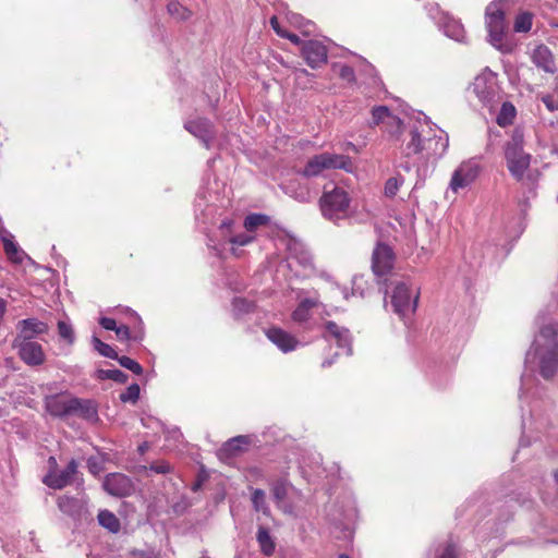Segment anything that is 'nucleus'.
Listing matches in <instances>:
<instances>
[{
	"instance_id": "9d476101",
	"label": "nucleus",
	"mask_w": 558,
	"mask_h": 558,
	"mask_svg": "<svg viewBox=\"0 0 558 558\" xmlns=\"http://www.w3.org/2000/svg\"><path fill=\"white\" fill-rule=\"evenodd\" d=\"M478 175V165L474 160H466L453 171L449 191L457 194L460 190L470 186Z\"/></svg>"
},
{
	"instance_id": "2f4dec72",
	"label": "nucleus",
	"mask_w": 558,
	"mask_h": 558,
	"mask_svg": "<svg viewBox=\"0 0 558 558\" xmlns=\"http://www.w3.org/2000/svg\"><path fill=\"white\" fill-rule=\"evenodd\" d=\"M98 522L112 533H117L120 530L119 519L108 510H101L98 513Z\"/></svg>"
},
{
	"instance_id": "e433bc0d",
	"label": "nucleus",
	"mask_w": 558,
	"mask_h": 558,
	"mask_svg": "<svg viewBox=\"0 0 558 558\" xmlns=\"http://www.w3.org/2000/svg\"><path fill=\"white\" fill-rule=\"evenodd\" d=\"M98 378L111 379L113 381L124 384L128 380V375L120 369H100L98 371Z\"/></svg>"
},
{
	"instance_id": "7c9ffc66",
	"label": "nucleus",
	"mask_w": 558,
	"mask_h": 558,
	"mask_svg": "<svg viewBox=\"0 0 558 558\" xmlns=\"http://www.w3.org/2000/svg\"><path fill=\"white\" fill-rule=\"evenodd\" d=\"M269 217L263 214H251L245 217L243 227L247 232L255 234L259 227L267 226Z\"/></svg>"
},
{
	"instance_id": "69168bd1",
	"label": "nucleus",
	"mask_w": 558,
	"mask_h": 558,
	"mask_svg": "<svg viewBox=\"0 0 558 558\" xmlns=\"http://www.w3.org/2000/svg\"><path fill=\"white\" fill-rule=\"evenodd\" d=\"M339 558H350L348 555L341 554Z\"/></svg>"
},
{
	"instance_id": "cd10ccee",
	"label": "nucleus",
	"mask_w": 558,
	"mask_h": 558,
	"mask_svg": "<svg viewBox=\"0 0 558 558\" xmlns=\"http://www.w3.org/2000/svg\"><path fill=\"white\" fill-rule=\"evenodd\" d=\"M316 301L312 299H305L300 302L298 307L292 313V319L295 323L302 324L311 318V310L316 306Z\"/></svg>"
},
{
	"instance_id": "f257e3e1",
	"label": "nucleus",
	"mask_w": 558,
	"mask_h": 558,
	"mask_svg": "<svg viewBox=\"0 0 558 558\" xmlns=\"http://www.w3.org/2000/svg\"><path fill=\"white\" fill-rule=\"evenodd\" d=\"M538 332L526 354V363L531 359L538 361L539 373L545 379L558 372V325L554 318L539 313L536 317Z\"/></svg>"
},
{
	"instance_id": "4c0bfd02",
	"label": "nucleus",
	"mask_w": 558,
	"mask_h": 558,
	"mask_svg": "<svg viewBox=\"0 0 558 558\" xmlns=\"http://www.w3.org/2000/svg\"><path fill=\"white\" fill-rule=\"evenodd\" d=\"M58 333L60 338L66 341L68 344L72 345L75 341L74 330L71 324L59 320L58 322Z\"/></svg>"
},
{
	"instance_id": "6ab92c4d",
	"label": "nucleus",
	"mask_w": 558,
	"mask_h": 558,
	"mask_svg": "<svg viewBox=\"0 0 558 558\" xmlns=\"http://www.w3.org/2000/svg\"><path fill=\"white\" fill-rule=\"evenodd\" d=\"M76 398H70L64 396H49L45 399V408L47 412L52 416L62 417L71 414L72 404H75Z\"/></svg>"
},
{
	"instance_id": "2eb2a0df",
	"label": "nucleus",
	"mask_w": 558,
	"mask_h": 558,
	"mask_svg": "<svg viewBox=\"0 0 558 558\" xmlns=\"http://www.w3.org/2000/svg\"><path fill=\"white\" fill-rule=\"evenodd\" d=\"M184 129L197 137L207 149L211 147V141L214 140L215 132L213 124L208 119L198 118L186 121L184 123Z\"/></svg>"
},
{
	"instance_id": "680f3d73",
	"label": "nucleus",
	"mask_w": 558,
	"mask_h": 558,
	"mask_svg": "<svg viewBox=\"0 0 558 558\" xmlns=\"http://www.w3.org/2000/svg\"><path fill=\"white\" fill-rule=\"evenodd\" d=\"M525 387H526V379L523 377L522 378V385H521V391L522 392L525 390Z\"/></svg>"
},
{
	"instance_id": "13d9d810",
	"label": "nucleus",
	"mask_w": 558,
	"mask_h": 558,
	"mask_svg": "<svg viewBox=\"0 0 558 558\" xmlns=\"http://www.w3.org/2000/svg\"><path fill=\"white\" fill-rule=\"evenodd\" d=\"M400 167H401L402 169H404L405 171H410V170L412 169V165H411L408 160H407V161H404V162H402V163L400 165Z\"/></svg>"
},
{
	"instance_id": "72a5a7b5",
	"label": "nucleus",
	"mask_w": 558,
	"mask_h": 558,
	"mask_svg": "<svg viewBox=\"0 0 558 558\" xmlns=\"http://www.w3.org/2000/svg\"><path fill=\"white\" fill-rule=\"evenodd\" d=\"M515 116V108L511 102H504L500 112L497 117V123L500 126H506L512 123Z\"/></svg>"
},
{
	"instance_id": "f3484780",
	"label": "nucleus",
	"mask_w": 558,
	"mask_h": 558,
	"mask_svg": "<svg viewBox=\"0 0 558 558\" xmlns=\"http://www.w3.org/2000/svg\"><path fill=\"white\" fill-rule=\"evenodd\" d=\"M324 338L327 341H335L340 349L344 350L345 354H351V335L349 329L338 326L333 322H327L325 325Z\"/></svg>"
},
{
	"instance_id": "393cba45",
	"label": "nucleus",
	"mask_w": 558,
	"mask_h": 558,
	"mask_svg": "<svg viewBox=\"0 0 558 558\" xmlns=\"http://www.w3.org/2000/svg\"><path fill=\"white\" fill-rule=\"evenodd\" d=\"M286 194L293 197L300 203H307L312 199L311 190L306 185L300 183H289L283 187Z\"/></svg>"
},
{
	"instance_id": "37998d69",
	"label": "nucleus",
	"mask_w": 558,
	"mask_h": 558,
	"mask_svg": "<svg viewBox=\"0 0 558 558\" xmlns=\"http://www.w3.org/2000/svg\"><path fill=\"white\" fill-rule=\"evenodd\" d=\"M532 27V15L530 13H521L514 22L515 32H529Z\"/></svg>"
},
{
	"instance_id": "4be33fe9",
	"label": "nucleus",
	"mask_w": 558,
	"mask_h": 558,
	"mask_svg": "<svg viewBox=\"0 0 558 558\" xmlns=\"http://www.w3.org/2000/svg\"><path fill=\"white\" fill-rule=\"evenodd\" d=\"M232 221L227 219L223 220L219 227V230L225 239V242L230 243L234 246H245L252 243L255 240V234L252 232L239 233L236 235H232Z\"/></svg>"
},
{
	"instance_id": "4468645a",
	"label": "nucleus",
	"mask_w": 558,
	"mask_h": 558,
	"mask_svg": "<svg viewBox=\"0 0 558 558\" xmlns=\"http://www.w3.org/2000/svg\"><path fill=\"white\" fill-rule=\"evenodd\" d=\"M428 122L417 120L413 125L410 126L408 134L403 138V145L401 148V156L405 159L418 155L420 137L423 133H426Z\"/></svg>"
},
{
	"instance_id": "ea45409f",
	"label": "nucleus",
	"mask_w": 558,
	"mask_h": 558,
	"mask_svg": "<svg viewBox=\"0 0 558 558\" xmlns=\"http://www.w3.org/2000/svg\"><path fill=\"white\" fill-rule=\"evenodd\" d=\"M168 12L178 20H186L191 16V11L181 3L173 1L168 4Z\"/></svg>"
},
{
	"instance_id": "5701e85b",
	"label": "nucleus",
	"mask_w": 558,
	"mask_h": 558,
	"mask_svg": "<svg viewBox=\"0 0 558 558\" xmlns=\"http://www.w3.org/2000/svg\"><path fill=\"white\" fill-rule=\"evenodd\" d=\"M532 60L537 68L544 70L545 72H555V62L553 59V54L546 46L541 45L536 47L533 51Z\"/></svg>"
},
{
	"instance_id": "a878e982",
	"label": "nucleus",
	"mask_w": 558,
	"mask_h": 558,
	"mask_svg": "<svg viewBox=\"0 0 558 558\" xmlns=\"http://www.w3.org/2000/svg\"><path fill=\"white\" fill-rule=\"evenodd\" d=\"M75 404H72L71 414H77L86 420H95L97 417V410L90 400H83L76 398Z\"/></svg>"
},
{
	"instance_id": "f03ea898",
	"label": "nucleus",
	"mask_w": 558,
	"mask_h": 558,
	"mask_svg": "<svg viewBox=\"0 0 558 558\" xmlns=\"http://www.w3.org/2000/svg\"><path fill=\"white\" fill-rule=\"evenodd\" d=\"M505 159L507 169L517 181L529 178L527 171L531 166L532 156L524 150L523 133L514 131L511 140L505 145Z\"/></svg>"
},
{
	"instance_id": "7ed1b4c3",
	"label": "nucleus",
	"mask_w": 558,
	"mask_h": 558,
	"mask_svg": "<svg viewBox=\"0 0 558 558\" xmlns=\"http://www.w3.org/2000/svg\"><path fill=\"white\" fill-rule=\"evenodd\" d=\"M319 208L328 220L336 222L349 218L352 215L351 197L343 187L325 189L319 198Z\"/></svg>"
},
{
	"instance_id": "a211bd4d",
	"label": "nucleus",
	"mask_w": 558,
	"mask_h": 558,
	"mask_svg": "<svg viewBox=\"0 0 558 558\" xmlns=\"http://www.w3.org/2000/svg\"><path fill=\"white\" fill-rule=\"evenodd\" d=\"M302 56L306 63L316 69L327 61V49L317 40H308L302 47Z\"/></svg>"
},
{
	"instance_id": "b1692460",
	"label": "nucleus",
	"mask_w": 558,
	"mask_h": 558,
	"mask_svg": "<svg viewBox=\"0 0 558 558\" xmlns=\"http://www.w3.org/2000/svg\"><path fill=\"white\" fill-rule=\"evenodd\" d=\"M440 27L447 37L459 43L464 41L465 31L463 25L459 21L450 16H444Z\"/></svg>"
},
{
	"instance_id": "20e7f679",
	"label": "nucleus",
	"mask_w": 558,
	"mask_h": 558,
	"mask_svg": "<svg viewBox=\"0 0 558 558\" xmlns=\"http://www.w3.org/2000/svg\"><path fill=\"white\" fill-rule=\"evenodd\" d=\"M342 169L352 172L354 167L351 158L341 154L322 153L312 157L302 173L306 178L318 177L326 170Z\"/></svg>"
},
{
	"instance_id": "ddd939ff",
	"label": "nucleus",
	"mask_w": 558,
	"mask_h": 558,
	"mask_svg": "<svg viewBox=\"0 0 558 558\" xmlns=\"http://www.w3.org/2000/svg\"><path fill=\"white\" fill-rule=\"evenodd\" d=\"M104 489L114 497H126L134 492L132 480L122 473H110L102 483Z\"/></svg>"
},
{
	"instance_id": "c03bdc74",
	"label": "nucleus",
	"mask_w": 558,
	"mask_h": 558,
	"mask_svg": "<svg viewBox=\"0 0 558 558\" xmlns=\"http://www.w3.org/2000/svg\"><path fill=\"white\" fill-rule=\"evenodd\" d=\"M140 386L137 384H132L120 395V400L122 402L135 403L140 398Z\"/></svg>"
},
{
	"instance_id": "f704fd0d",
	"label": "nucleus",
	"mask_w": 558,
	"mask_h": 558,
	"mask_svg": "<svg viewBox=\"0 0 558 558\" xmlns=\"http://www.w3.org/2000/svg\"><path fill=\"white\" fill-rule=\"evenodd\" d=\"M252 502L256 511H260L266 515L269 514V508L266 504V494L263 489H254L252 494Z\"/></svg>"
},
{
	"instance_id": "bf43d9fd",
	"label": "nucleus",
	"mask_w": 558,
	"mask_h": 558,
	"mask_svg": "<svg viewBox=\"0 0 558 558\" xmlns=\"http://www.w3.org/2000/svg\"><path fill=\"white\" fill-rule=\"evenodd\" d=\"M295 74H296V77H300L301 75H307L308 72L305 69H301V70H298L295 72Z\"/></svg>"
},
{
	"instance_id": "6e6d98bb",
	"label": "nucleus",
	"mask_w": 558,
	"mask_h": 558,
	"mask_svg": "<svg viewBox=\"0 0 558 558\" xmlns=\"http://www.w3.org/2000/svg\"><path fill=\"white\" fill-rule=\"evenodd\" d=\"M282 37L288 38L290 41H292L293 44H296V45H299L301 43L298 35L289 33L287 31H286V35H283Z\"/></svg>"
},
{
	"instance_id": "de8ad7c7",
	"label": "nucleus",
	"mask_w": 558,
	"mask_h": 558,
	"mask_svg": "<svg viewBox=\"0 0 558 558\" xmlns=\"http://www.w3.org/2000/svg\"><path fill=\"white\" fill-rule=\"evenodd\" d=\"M333 68L338 69V74L342 80H344L349 83L354 81L355 75H354V71L351 66H349L347 64H335Z\"/></svg>"
},
{
	"instance_id": "473e14b6",
	"label": "nucleus",
	"mask_w": 558,
	"mask_h": 558,
	"mask_svg": "<svg viewBox=\"0 0 558 558\" xmlns=\"http://www.w3.org/2000/svg\"><path fill=\"white\" fill-rule=\"evenodd\" d=\"M248 442H250L248 437L236 436V437L228 440L227 442H225L221 451L226 452L229 456H235L236 453H239L242 450L243 446L248 445Z\"/></svg>"
},
{
	"instance_id": "aec40b11",
	"label": "nucleus",
	"mask_w": 558,
	"mask_h": 558,
	"mask_svg": "<svg viewBox=\"0 0 558 558\" xmlns=\"http://www.w3.org/2000/svg\"><path fill=\"white\" fill-rule=\"evenodd\" d=\"M16 329L17 336L15 339L32 340L38 335L46 333L49 327L46 323L38 320L37 318H26L19 322Z\"/></svg>"
},
{
	"instance_id": "4d7b16f0",
	"label": "nucleus",
	"mask_w": 558,
	"mask_h": 558,
	"mask_svg": "<svg viewBox=\"0 0 558 558\" xmlns=\"http://www.w3.org/2000/svg\"><path fill=\"white\" fill-rule=\"evenodd\" d=\"M291 21H292L293 23L298 24V26H300V27H302V26H303V24L301 23L302 17H301V16H299V15H296V14H293V15L291 16Z\"/></svg>"
},
{
	"instance_id": "3c124183",
	"label": "nucleus",
	"mask_w": 558,
	"mask_h": 558,
	"mask_svg": "<svg viewBox=\"0 0 558 558\" xmlns=\"http://www.w3.org/2000/svg\"><path fill=\"white\" fill-rule=\"evenodd\" d=\"M114 332L120 340H126L130 338V329L125 325L117 326Z\"/></svg>"
},
{
	"instance_id": "c85d7f7f",
	"label": "nucleus",
	"mask_w": 558,
	"mask_h": 558,
	"mask_svg": "<svg viewBox=\"0 0 558 558\" xmlns=\"http://www.w3.org/2000/svg\"><path fill=\"white\" fill-rule=\"evenodd\" d=\"M58 507L63 513L71 517L80 515L83 508L77 499L69 496L60 497L58 499Z\"/></svg>"
},
{
	"instance_id": "423d86ee",
	"label": "nucleus",
	"mask_w": 558,
	"mask_h": 558,
	"mask_svg": "<svg viewBox=\"0 0 558 558\" xmlns=\"http://www.w3.org/2000/svg\"><path fill=\"white\" fill-rule=\"evenodd\" d=\"M477 99L489 109L495 108L500 101V92L496 74L489 70L478 74L471 86Z\"/></svg>"
},
{
	"instance_id": "5fc2aeb1",
	"label": "nucleus",
	"mask_w": 558,
	"mask_h": 558,
	"mask_svg": "<svg viewBox=\"0 0 558 558\" xmlns=\"http://www.w3.org/2000/svg\"><path fill=\"white\" fill-rule=\"evenodd\" d=\"M438 558H457V551L453 545L449 544Z\"/></svg>"
},
{
	"instance_id": "338daca9",
	"label": "nucleus",
	"mask_w": 558,
	"mask_h": 558,
	"mask_svg": "<svg viewBox=\"0 0 558 558\" xmlns=\"http://www.w3.org/2000/svg\"><path fill=\"white\" fill-rule=\"evenodd\" d=\"M554 27H558V23H553L551 24Z\"/></svg>"
},
{
	"instance_id": "c9c22d12",
	"label": "nucleus",
	"mask_w": 558,
	"mask_h": 558,
	"mask_svg": "<svg viewBox=\"0 0 558 558\" xmlns=\"http://www.w3.org/2000/svg\"><path fill=\"white\" fill-rule=\"evenodd\" d=\"M92 342H93L94 349L100 355H102L105 357L113 359V360L118 359V353L116 352V350L111 345L102 342L99 338L93 337Z\"/></svg>"
},
{
	"instance_id": "a19ab883",
	"label": "nucleus",
	"mask_w": 558,
	"mask_h": 558,
	"mask_svg": "<svg viewBox=\"0 0 558 558\" xmlns=\"http://www.w3.org/2000/svg\"><path fill=\"white\" fill-rule=\"evenodd\" d=\"M404 180L402 177H392V178H389L386 183H385V195L388 196V197H393L400 186L403 184Z\"/></svg>"
},
{
	"instance_id": "bb28decb",
	"label": "nucleus",
	"mask_w": 558,
	"mask_h": 558,
	"mask_svg": "<svg viewBox=\"0 0 558 558\" xmlns=\"http://www.w3.org/2000/svg\"><path fill=\"white\" fill-rule=\"evenodd\" d=\"M289 483L286 481H277L271 488L272 497L277 502L278 507L281 508L287 513H292V509L290 507L283 506V501L288 495Z\"/></svg>"
},
{
	"instance_id": "603ef678",
	"label": "nucleus",
	"mask_w": 558,
	"mask_h": 558,
	"mask_svg": "<svg viewBox=\"0 0 558 558\" xmlns=\"http://www.w3.org/2000/svg\"><path fill=\"white\" fill-rule=\"evenodd\" d=\"M99 324L101 325L102 328H105L107 330L114 331V329L117 328V323L113 318L102 317V318H100Z\"/></svg>"
},
{
	"instance_id": "6e6552de",
	"label": "nucleus",
	"mask_w": 558,
	"mask_h": 558,
	"mask_svg": "<svg viewBox=\"0 0 558 558\" xmlns=\"http://www.w3.org/2000/svg\"><path fill=\"white\" fill-rule=\"evenodd\" d=\"M449 145L448 135L442 130H433L428 124L426 133L420 137L418 155L426 160L441 157Z\"/></svg>"
},
{
	"instance_id": "9b49d317",
	"label": "nucleus",
	"mask_w": 558,
	"mask_h": 558,
	"mask_svg": "<svg viewBox=\"0 0 558 558\" xmlns=\"http://www.w3.org/2000/svg\"><path fill=\"white\" fill-rule=\"evenodd\" d=\"M17 349L21 360L29 366H38L45 362L46 355L40 343L25 340L14 339L12 343Z\"/></svg>"
},
{
	"instance_id": "39448f33",
	"label": "nucleus",
	"mask_w": 558,
	"mask_h": 558,
	"mask_svg": "<svg viewBox=\"0 0 558 558\" xmlns=\"http://www.w3.org/2000/svg\"><path fill=\"white\" fill-rule=\"evenodd\" d=\"M391 286L390 304L393 312L400 317L413 314L417 306L418 289L413 288L409 281L404 280H395Z\"/></svg>"
},
{
	"instance_id": "09e8293b",
	"label": "nucleus",
	"mask_w": 558,
	"mask_h": 558,
	"mask_svg": "<svg viewBox=\"0 0 558 558\" xmlns=\"http://www.w3.org/2000/svg\"><path fill=\"white\" fill-rule=\"evenodd\" d=\"M542 101L549 111L558 110V99L555 95H545L542 97Z\"/></svg>"
},
{
	"instance_id": "052dcab7",
	"label": "nucleus",
	"mask_w": 558,
	"mask_h": 558,
	"mask_svg": "<svg viewBox=\"0 0 558 558\" xmlns=\"http://www.w3.org/2000/svg\"><path fill=\"white\" fill-rule=\"evenodd\" d=\"M332 364V361L331 360H325L322 364L323 367H328Z\"/></svg>"
},
{
	"instance_id": "412c9836",
	"label": "nucleus",
	"mask_w": 558,
	"mask_h": 558,
	"mask_svg": "<svg viewBox=\"0 0 558 558\" xmlns=\"http://www.w3.org/2000/svg\"><path fill=\"white\" fill-rule=\"evenodd\" d=\"M267 338L282 352H291L299 345V340L281 328H269L266 331Z\"/></svg>"
},
{
	"instance_id": "8fccbe9b",
	"label": "nucleus",
	"mask_w": 558,
	"mask_h": 558,
	"mask_svg": "<svg viewBox=\"0 0 558 558\" xmlns=\"http://www.w3.org/2000/svg\"><path fill=\"white\" fill-rule=\"evenodd\" d=\"M150 470L159 474H166L170 472L171 466L166 461H158L150 464Z\"/></svg>"
},
{
	"instance_id": "1a4fd4ad",
	"label": "nucleus",
	"mask_w": 558,
	"mask_h": 558,
	"mask_svg": "<svg viewBox=\"0 0 558 558\" xmlns=\"http://www.w3.org/2000/svg\"><path fill=\"white\" fill-rule=\"evenodd\" d=\"M48 463L50 471L45 475L43 482L53 489H61L69 485L77 471V464L74 460H71L66 468L60 472L57 471V460L54 457H50Z\"/></svg>"
},
{
	"instance_id": "0eeeda50",
	"label": "nucleus",
	"mask_w": 558,
	"mask_h": 558,
	"mask_svg": "<svg viewBox=\"0 0 558 558\" xmlns=\"http://www.w3.org/2000/svg\"><path fill=\"white\" fill-rule=\"evenodd\" d=\"M485 24L488 32V41L501 50L506 29L501 1H494L487 5L485 10Z\"/></svg>"
},
{
	"instance_id": "dca6fc26",
	"label": "nucleus",
	"mask_w": 558,
	"mask_h": 558,
	"mask_svg": "<svg viewBox=\"0 0 558 558\" xmlns=\"http://www.w3.org/2000/svg\"><path fill=\"white\" fill-rule=\"evenodd\" d=\"M287 258L290 267H292L294 264H298L305 270L313 268L312 254L305 248V246L301 242L296 240H289L287 244Z\"/></svg>"
},
{
	"instance_id": "a18cd8bd",
	"label": "nucleus",
	"mask_w": 558,
	"mask_h": 558,
	"mask_svg": "<svg viewBox=\"0 0 558 558\" xmlns=\"http://www.w3.org/2000/svg\"><path fill=\"white\" fill-rule=\"evenodd\" d=\"M117 360L122 367L133 372L134 374L141 375L143 373V367L133 359H131L129 356H119L118 355Z\"/></svg>"
},
{
	"instance_id": "49530a36",
	"label": "nucleus",
	"mask_w": 558,
	"mask_h": 558,
	"mask_svg": "<svg viewBox=\"0 0 558 558\" xmlns=\"http://www.w3.org/2000/svg\"><path fill=\"white\" fill-rule=\"evenodd\" d=\"M232 306H233V311H234L235 315L248 313L254 307L253 303H251L242 298H235L232 302Z\"/></svg>"
},
{
	"instance_id": "e2e57ef3",
	"label": "nucleus",
	"mask_w": 558,
	"mask_h": 558,
	"mask_svg": "<svg viewBox=\"0 0 558 558\" xmlns=\"http://www.w3.org/2000/svg\"><path fill=\"white\" fill-rule=\"evenodd\" d=\"M146 449H147L146 444H143V445H141V446L138 447V450H140L142 453H144Z\"/></svg>"
},
{
	"instance_id": "58836bf2",
	"label": "nucleus",
	"mask_w": 558,
	"mask_h": 558,
	"mask_svg": "<svg viewBox=\"0 0 558 558\" xmlns=\"http://www.w3.org/2000/svg\"><path fill=\"white\" fill-rule=\"evenodd\" d=\"M384 128L390 135L398 137L403 131V122L399 117L391 114Z\"/></svg>"
},
{
	"instance_id": "f8f14e48",
	"label": "nucleus",
	"mask_w": 558,
	"mask_h": 558,
	"mask_svg": "<svg viewBox=\"0 0 558 558\" xmlns=\"http://www.w3.org/2000/svg\"><path fill=\"white\" fill-rule=\"evenodd\" d=\"M395 264V253L391 247L378 243L373 252L372 269L377 277L385 276L391 271Z\"/></svg>"
},
{
	"instance_id": "c756f323",
	"label": "nucleus",
	"mask_w": 558,
	"mask_h": 558,
	"mask_svg": "<svg viewBox=\"0 0 558 558\" xmlns=\"http://www.w3.org/2000/svg\"><path fill=\"white\" fill-rule=\"evenodd\" d=\"M260 550L266 556H271L275 551V543L267 529L260 526L256 535Z\"/></svg>"
},
{
	"instance_id": "79ce46f5",
	"label": "nucleus",
	"mask_w": 558,
	"mask_h": 558,
	"mask_svg": "<svg viewBox=\"0 0 558 558\" xmlns=\"http://www.w3.org/2000/svg\"><path fill=\"white\" fill-rule=\"evenodd\" d=\"M391 114L392 113L389 111V109L386 106H378L372 110L373 122L375 124L384 125L385 123H387V121Z\"/></svg>"
},
{
	"instance_id": "0e129e2a",
	"label": "nucleus",
	"mask_w": 558,
	"mask_h": 558,
	"mask_svg": "<svg viewBox=\"0 0 558 558\" xmlns=\"http://www.w3.org/2000/svg\"><path fill=\"white\" fill-rule=\"evenodd\" d=\"M213 248H214L217 253H219V252L221 251V248H220L218 245H213Z\"/></svg>"
},
{
	"instance_id": "864d4df0",
	"label": "nucleus",
	"mask_w": 558,
	"mask_h": 558,
	"mask_svg": "<svg viewBox=\"0 0 558 558\" xmlns=\"http://www.w3.org/2000/svg\"><path fill=\"white\" fill-rule=\"evenodd\" d=\"M270 25L271 27L274 28V31L280 36L282 37L283 35H286V31L280 26L279 24V21L277 19V16H272L270 19Z\"/></svg>"
}]
</instances>
